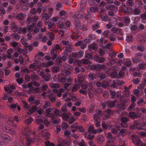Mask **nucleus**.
I'll return each instance as SVG.
<instances>
[{
	"label": "nucleus",
	"instance_id": "f257e3e1",
	"mask_svg": "<svg viewBox=\"0 0 146 146\" xmlns=\"http://www.w3.org/2000/svg\"><path fill=\"white\" fill-rule=\"evenodd\" d=\"M22 136L26 139L25 143L23 139H20L19 141H17L13 144L14 146H29L31 145L38 141L39 137L37 136L35 132L32 131L29 127L25 129L24 132H22Z\"/></svg>",
	"mask_w": 146,
	"mask_h": 146
},
{
	"label": "nucleus",
	"instance_id": "f03ea898",
	"mask_svg": "<svg viewBox=\"0 0 146 146\" xmlns=\"http://www.w3.org/2000/svg\"><path fill=\"white\" fill-rule=\"evenodd\" d=\"M43 56L44 54L42 52H38L37 54L35 56V58L36 62L34 63L29 66L30 70L32 72H34V71L36 70L38 71V70H37L36 69V68L38 69L39 68V67L38 66V65H37L38 63H37V62H38L40 61V56L43 57Z\"/></svg>",
	"mask_w": 146,
	"mask_h": 146
},
{
	"label": "nucleus",
	"instance_id": "7ed1b4c3",
	"mask_svg": "<svg viewBox=\"0 0 146 146\" xmlns=\"http://www.w3.org/2000/svg\"><path fill=\"white\" fill-rule=\"evenodd\" d=\"M142 121V124L140 123L138 121H134L133 124L130 126V128L131 129H137L139 130L143 129L144 126H146V116L143 117Z\"/></svg>",
	"mask_w": 146,
	"mask_h": 146
},
{
	"label": "nucleus",
	"instance_id": "20e7f679",
	"mask_svg": "<svg viewBox=\"0 0 146 146\" xmlns=\"http://www.w3.org/2000/svg\"><path fill=\"white\" fill-rule=\"evenodd\" d=\"M38 20V17L37 16H34L31 18L30 17H29L27 19V23L28 24L32 23V25L28 26V30L30 32L33 31V27L35 26L36 24L35 23H32V21L36 22Z\"/></svg>",
	"mask_w": 146,
	"mask_h": 146
},
{
	"label": "nucleus",
	"instance_id": "39448f33",
	"mask_svg": "<svg viewBox=\"0 0 146 146\" xmlns=\"http://www.w3.org/2000/svg\"><path fill=\"white\" fill-rule=\"evenodd\" d=\"M0 128H1V127H0ZM1 131V130L0 129V138L3 142L0 141V146H5V142L7 143L8 141H10L11 138L8 135L2 134Z\"/></svg>",
	"mask_w": 146,
	"mask_h": 146
},
{
	"label": "nucleus",
	"instance_id": "423d86ee",
	"mask_svg": "<svg viewBox=\"0 0 146 146\" xmlns=\"http://www.w3.org/2000/svg\"><path fill=\"white\" fill-rule=\"evenodd\" d=\"M23 106L27 110H29L27 112L29 115H31L32 113L35 112L36 110L37 107L36 106H33L31 108L29 106L27 102L24 101H22Z\"/></svg>",
	"mask_w": 146,
	"mask_h": 146
},
{
	"label": "nucleus",
	"instance_id": "0eeeda50",
	"mask_svg": "<svg viewBox=\"0 0 146 146\" xmlns=\"http://www.w3.org/2000/svg\"><path fill=\"white\" fill-rule=\"evenodd\" d=\"M102 111H99L95 114L94 116L95 124L97 127H99L100 126V122L98 121V120L100 119V117L102 116Z\"/></svg>",
	"mask_w": 146,
	"mask_h": 146
},
{
	"label": "nucleus",
	"instance_id": "6e6552de",
	"mask_svg": "<svg viewBox=\"0 0 146 146\" xmlns=\"http://www.w3.org/2000/svg\"><path fill=\"white\" fill-rule=\"evenodd\" d=\"M107 137L109 139L106 143L105 146H116V145H114L113 144V141L115 139L112 137V134L111 133H108Z\"/></svg>",
	"mask_w": 146,
	"mask_h": 146
},
{
	"label": "nucleus",
	"instance_id": "1a4fd4ad",
	"mask_svg": "<svg viewBox=\"0 0 146 146\" xmlns=\"http://www.w3.org/2000/svg\"><path fill=\"white\" fill-rule=\"evenodd\" d=\"M126 113L125 112H123L121 114V126L123 127H126L127 126V125L126 123L128 121L127 118L126 117H123V115H126Z\"/></svg>",
	"mask_w": 146,
	"mask_h": 146
},
{
	"label": "nucleus",
	"instance_id": "9d476101",
	"mask_svg": "<svg viewBox=\"0 0 146 146\" xmlns=\"http://www.w3.org/2000/svg\"><path fill=\"white\" fill-rule=\"evenodd\" d=\"M90 68L91 70H98L104 69L105 68L104 65L97 64L94 65H91Z\"/></svg>",
	"mask_w": 146,
	"mask_h": 146
},
{
	"label": "nucleus",
	"instance_id": "9b49d317",
	"mask_svg": "<svg viewBox=\"0 0 146 146\" xmlns=\"http://www.w3.org/2000/svg\"><path fill=\"white\" fill-rule=\"evenodd\" d=\"M2 130L4 132H7L13 135L15 133V131L12 129H9L4 124H2L1 126Z\"/></svg>",
	"mask_w": 146,
	"mask_h": 146
},
{
	"label": "nucleus",
	"instance_id": "f8f14e48",
	"mask_svg": "<svg viewBox=\"0 0 146 146\" xmlns=\"http://www.w3.org/2000/svg\"><path fill=\"white\" fill-rule=\"evenodd\" d=\"M52 92V91L49 90L48 92V95L46 94L45 92L43 93V94L44 96H48L50 101L53 102L55 101L56 96L54 94H51Z\"/></svg>",
	"mask_w": 146,
	"mask_h": 146
},
{
	"label": "nucleus",
	"instance_id": "ddd939ff",
	"mask_svg": "<svg viewBox=\"0 0 146 146\" xmlns=\"http://www.w3.org/2000/svg\"><path fill=\"white\" fill-rule=\"evenodd\" d=\"M36 123L38 124H40L43 123L46 126H48L49 124V122L45 118L41 119H36Z\"/></svg>",
	"mask_w": 146,
	"mask_h": 146
},
{
	"label": "nucleus",
	"instance_id": "4468645a",
	"mask_svg": "<svg viewBox=\"0 0 146 146\" xmlns=\"http://www.w3.org/2000/svg\"><path fill=\"white\" fill-rule=\"evenodd\" d=\"M117 23V21L116 19L113 17L111 21V23L106 24L105 26L108 29H110L112 26H115Z\"/></svg>",
	"mask_w": 146,
	"mask_h": 146
},
{
	"label": "nucleus",
	"instance_id": "2eb2a0df",
	"mask_svg": "<svg viewBox=\"0 0 146 146\" xmlns=\"http://www.w3.org/2000/svg\"><path fill=\"white\" fill-rule=\"evenodd\" d=\"M59 50L58 52L62 50V48L58 44H56L54 47L50 51V54H52L54 53L57 52V51Z\"/></svg>",
	"mask_w": 146,
	"mask_h": 146
},
{
	"label": "nucleus",
	"instance_id": "dca6fc26",
	"mask_svg": "<svg viewBox=\"0 0 146 146\" xmlns=\"http://www.w3.org/2000/svg\"><path fill=\"white\" fill-rule=\"evenodd\" d=\"M5 90L9 93H12L15 89V87L13 85L9 84L8 86H5Z\"/></svg>",
	"mask_w": 146,
	"mask_h": 146
},
{
	"label": "nucleus",
	"instance_id": "f3484780",
	"mask_svg": "<svg viewBox=\"0 0 146 146\" xmlns=\"http://www.w3.org/2000/svg\"><path fill=\"white\" fill-rule=\"evenodd\" d=\"M54 63L53 61H49L47 63H40L38 64V65L43 67H47L54 64Z\"/></svg>",
	"mask_w": 146,
	"mask_h": 146
},
{
	"label": "nucleus",
	"instance_id": "a211bd4d",
	"mask_svg": "<svg viewBox=\"0 0 146 146\" xmlns=\"http://www.w3.org/2000/svg\"><path fill=\"white\" fill-rule=\"evenodd\" d=\"M83 54V53L81 51H79L74 53L72 54V56L74 59L79 58L81 57Z\"/></svg>",
	"mask_w": 146,
	"mask_h": 146
},
{
	"label": "nucleus",
	"instance_id": "6ab92c4d",
	"mask_svg": "<svg viewBox=\"0 0 146 146\" xmlns=\"http://www.w3.org/2000/svg\"><path fill=\"white\" fill-rule=\"evenodd\" d=\"M28 102H31V104H34L36 105H38L40 104L39 101L35 99L33 97L30 96L28 99Z\"/></svg>",
	"mask_w": 146,
	"mask_h": 146
},
{
	"label": "nucleus",
	"instance_id": "aec40b11",
	"mask_svg": "<svg viewBox=\"0 0 146 146\" xmlns=\"http://www.w3.org/2000/svg\"><path fill=\"white\" fill-rule=\"evenodd\" d=\"M124 82L123 81H117L116 82H114L111 86V87L114 88H116L117 85L118 86L122 85L124 84Z\"/></svg>",
	"mask_w": 146,
	"mask_h": 146
},
{
	"label": "nucleus",
	"instance_id": "412c9836",
	"mask_svg": "<svg viewBox=\"0 0 146 146\" xmlns=\"http://www.w3.org/2000/svg\"><path fill=\"white\" fill-rule=\"evenodd\" d=\"M50 117L51 118L50 121L56 124H57L59 123L60 119L55 115H52Z\"/></svg>",
	"mask_w": 146,
	"mask_h": 146
},
{
	"label": "nucleus",
	"instance_id": "4be33fe9",
	"mask_svg": "<svg viewBox=\"0 0 146 146\" xmlns=\"http://www.w3.org/2000/svg\"><path fill=\"white\" fill-rule=\"evenodd\" d=\"M88 88L86 84H84L82 86V89L80 90V93L86 94L87 93V89Z\"/></svg>",
	"mask_w": 146,
	"mask_h": 146
},
{
	"label": "nucleus",
	"instance_id": "5701e85b",
	"mask_svg": "<svg viewBox=\"0 0 146 146\" xmlns=\"http://www.w3.org/2000/svg\"><path fill=\"white\" fill-rule=\"evenodd\" d=\"M40 75L42 76L44 80L46 82L49 80L50 77V74L48 73L44 75L42 72H40Z\"/></svg>",
	"mask_w": 146,
	"mask_h": 146
},
{
	"label": "nucleus",
	"instance_id": "b1692460",
	"mask_svg": "<svg viewBox=\"0 0 146 146\" xmlns=\"http://www.w3.org/2000/svg\"><path fill=\"white\" fill-rule=\"evenodd\" d=\"M42 137H44L46 140H48L50 137V134L46 132L45 129H44L40 133Z\"/></svg>",
	"mask_w": 146,
	"mask_h": 146
},
{
	"label": "nucleus",
	"instance_id": "393cba45",
	"mask_svg": "<svg viewBox=\"0 0 146 146\" xmlns=\"http://www.w3.org/2000/svg\"><path fill=\"white\" fill-rule=\"evenodd\" d=\"M131 63V62L129 59L124 58L123 60V64L126 66H130Z\"/></svg>",
	"mask_w": 146,
	"mask_h": 146
},
{
	"label": "nucleus",
	"instance_id": "a878e982",
	"mask_svg": "<svg viewBox=\"0 0 146 146\" xmlns=\"http://www.w3.org/2000/svg\"><path fill=\"white\" fill-rule=\"evenodd\" d=\"M71 115V114L70 113L69 114L66 113L62 114L61 117L63 120L68 122L70 117V115Z\"/></svg>",
	"mask_w": 146,
	"mask_h": 146
},
{
	"label": "nucleus",
	"instance_id": "bb28decb",
	"mask_svg": "<svg viewBox=\"0 0 146 146\" xmlns=\"http://www.w3.org/2000/svg\"><path fill=\"white\" fill-rule=\"evenodd\" d=\"M18 117L17 116H9L8 119V120L10 122H12L14 121H15L17 122H18L19 121V120L18 119Z\"/></svg>",
	"mask_w": 146,
	"mask_h": 146
},
{
	"label": "nucleus",
	"instance_id": "cd10ccee",
	"mask_svg": "<svg viewBox=\"0 0 146 146\" xmlns=\"http://www.w3.org/2000/svg\"><path fill=\"white\" fill-rule=\"evenodd\" d=\"M88 131L90 133L96 134L97 133L96 130L94 129V127L92 125L89 126L88 129Z\"/></svg>",
	"mask_w": 146,
	"mask_h": 146
},
{
	"label": "nucleus",
	"instance_id": "c85d7f7f",
	"mask_svg": "<svg viewBox=\"0 0 146 146\" xmlns=\"http://www.w3.org/2000/svg\"><path fill=\"white\" fill-rule=\"evenodd\" d=\"M52 110V109L50 108H48L46 109L45 114L46 117H49L53 115V114L50 113Z\"/></svg>",
	"mask_w": 146,
	"mask_h": 146
},
{
	"label": "nucleus",
	"instance_id": "c756f323",
	"mask_svg": "<svg viewBox=\"0 0 146 146\" xmlns=\"http://www.w3.org/2000/svg\"><path fill=\"white\" fill-rule=\"evenodd\" d=\"M63 21L61 23L60 22L58 23V25L60 29V31L62 33H64V32L65 31L66 29L64 27V24L63 23Z\"/></svg>",
	"mask_w": 146,
	"mask_h": 146
},
{
	"label": "nucleus",
	"instance_id": "7c9ffc66",
	"mask_svg": "<svg viewBox=\"0 0 146 146\" xmlns=\"http://www.w3.org/2000/svg\"><path fill=\"white\" fill-rule=\"evenodd\" d=\"M114 127V128H113L111 129V131L113 133L115 134L117 133L118 131L120 129V125H115Z\"/></svg>",
	"mask_w": 146,
	"mask_h": 146
},
{
	"label": "nucleus",
	"instance_id": "2f4dec72",
	"mask_svg": "<svg viewBox=\"0 0 146 146\" xmlns=\"http://www.w3.org/2000/svg\"><path fill=\"white\" fill-rule=\"evenodd\" d=\"M38 38L40 40L44 42H46L47 40V37L45 36H44L42 37L43 35L41 33H39L38 34Z\"/></svg>",
	"mask_w": 146,
	"mask_h": 146
},
{
	"label": "nucleus",
	"instance_id": "473e14b6",
	"mask_svg": "<svg viewBox=\"0 0 146 146\" xmlns=\"http://www.w3.org/2000/svg\"><path fill=\"white\" fill-rule=\"evenodd\" d=\"M13 50L12 48L8 49L7 51V56L9 59H12L13 57L11 55V54L13 52Z\"/></svg>",
	"mask_w": 146,
	"mask_h": 146
},
{
	"label": "nucleus",
	"instance_id": "72a5a7b5",
	"mask_svg": "<svg viewBox=\"0 0 146 146\" xmlns=\"http://www.w3.org/2000/svg\"><path fill=\"white\" fill-rule=\"evenodd\" d=\"M97 45L94 43H93L88 46L89 49L90 50H95L97 49Z\"/></svg>",
	"mask_w": 146,
	"mask_h": 146
},
{
	"label": "nucleus",
	"instance_id": "f704fd0d",
	"mask_svg": "<svg viewBox=\"0 0 146 146\" xmlns=\"http://www.w3.org/2000/svg\"><path fill=\"white\" fill-rule=\"evenodd\" d=\"M139 40L141 44L143 43L144 42L146 41V35H143L139 36Z\"/></svg>",
	"mask_w": 146,
	"mask_h": 146
},
{
	"label": "nucleus",
	"instance_id": "c9c22d12",
	"mask_svg": "<svg viewBox=\"0 0 146 146\" xmlns=\"http://www.w3.org/2000/svg\"><path fill=\"white\" fill-rule=\"evenodd\" d=\"M8 106L9 108L11 109V110L13 111L14 110V109L16 108L17 106H18V104H8Z\"/></svg>",
	"mask_w": 146,
	"mask_h": 146
},
{
	"label": "nucleus",
	"instance_id": "e433bc0d",
	"mask_svg": "<svg viewBox=\"0 0 146 146\" xmlns=\"http://www.w3.org/2000/svg\"><path fill=\"white\" fill-rule=\"evenodd\" d=\"M129 115L132 119L137 118L139 117V115H137L133 112H129Z\"/></svg>",
	"mask_w": 146,
	"mask_h": 146
},
{
	"label": "nucleus",
	"instance_id": "4c0bfd02",
	"mask_svg": "<svg viewBox=\"0 0 146 146\" xmlns=\"http://www.w3.org/2000/svg\"><path fill=\"white\" fill-rule=\"evenodd\" d=\"M50 86L52 88H58L60 87V85L58 83H51L50 84Z\"/></svg>",
	"mask_w": 146,
	"mask_h": 146
},
{
	"label": "nucleus",
	"instance_id": "58836bf2",
	"mask_svg": "<svg viewBox=\"0 0 146 146\" xmlns=\"http://www.w3.org/2000/svg\"><path fill=\"white\" fill-rule=\"evenodd\" d=\"M142 3H143L141 0H136L133 5H134V7H138L142 5Z\"/></svg>",
	"mask_w": 146,
	"mask_h": 146
},
{
	"label": "nucleus",
	"instance_id": "ea45409f",
	"mask_svg": "<svg viewBox=\"0 0 146 146\" xmlns=\"http://www.w3.org/2000/svg\"><path fill=\"white\" fill-rule=\"evenodd\" d=\"M71 73V71L70 70V69H65L62 73V74L63 76H68L70 75Z\"/></svg>",
	"mask_w": 146,
	"mask_h": 146
},
{
	"label": "nucleus",
	"instance_id": "a19ab883",
	"mask_svg": "<svg viewBox=\"0 0 146 146\" xmlns=\"http://www.w3.org/2000/svg\"><path fill=\"white\" fill-rule=\"evenodd\" d=\"M25 17V15L21 13H19L17 16V19L20 20H22Z\"/></svg>",
	"mask_w": 146,
	"mask_h": 146
},
{
	"label": "nucleus",
	"instance_id": "79ce46f5",
	"mask_svg": "<svg viewBox=\"0 0 146 146\" xmlns=\"http://www.w3.org/2000/svg\"><path fill=\"white\" fill-rule=\"evenodd\" d=\"M74 69L76 71V73L80 72H84V69L83 68L80 67H76Z\"/></svg>",
	"mask_w": 146,
	"mask_h": 146
},
{
	"label": "nucleus",
	"instance_id": "37998d69",
	"mask_svg": "<svg viewBox=\"0 0 146 146\" xmlns=\"http://www.w3.org/2000/svg\"><path fill=\"white\" fill-rule=\"evenodd\" d=\"M71 127L72 129L71 130L73 132H74L76 130H77L78 126H77V123H74L71 125Z\"/></svg>",
	"mask_w": 146,
	"mask_h": 146
},
{
	"label": "nucleus",
	"instance_id": "c03bdc74",
	"mask_svg": "<svg viewBox=\"0 0 146 146\" xmlns=\"http://www.w3.org/2000/svg\"><path fill=\"white\" fill-rule=\"evenodd\" d=\"M102 127L105 129H110V125L104 122L102 124Z\"/></svg>",
	"mask_w": 146,
	"mask_h": 146
},
{
	"label": "nucleus",
	"instance_id": "a18cd8bd",
	"mask_svg": "<svg viewBox=\"0 0 146 146\" xmlns=\"http://www.w3.org/2000/svg\"><path fill=\"white\" fill-rule=\"evenodd\" d=\"M132 11L133 13L136 15H138L141 13L140 10L137 8L133 9Z\"/></svg>",
	"mask_w": 146,
	"mask_h": 146
},
{
	"label": "nucleus",
	"instance_id": "49530a36",
	"mask_svg": "<svg viewBox=\"0 0 146 146\" xmlns=\"http://www.w3.org/2000/svg\"><path fill=\"white\" fill-rule=\"evenodd\" d=\"M33 121V119L32 117H29V118L27 119L25 121V122L26 124L29 125Z\"/></svg>",
	"mask_w": 146,
	"mask_h": 146
},
{
	"label": "nucleus",
	"instance_id": "de8ad7c7",
	"mask_svg": "<svg viewBox=\"0 0 146 146\" xmlns=\"http://www.w3.org/2000/svg\"><path fill=\"white\" fill-rule=\"evenodd\" d=\"M88 94L90 98H92L93 97L94 94H95L93 90V89L88 88Z\"/></svg>",
	"mask_w": 146,
	"mask_h": 146
},
{
	"label": "nucleus",
	"instance_id": "09e8293b",
	"mask_svg": "<svg viewBox=\"0 0 146 146\" xmlns=\"http://www.w3.org/2000/svg\"><path fill=\"white\" fill-rule=\"evenodd\" d=\"M59 68L58 66H53L52 67V71L54 73H56L60 71Z\"/></svg>",
	"mask_w": 146,
	"mask_h": 146
},
{
	"label": "nucleus",
	"instance_id": "8fccbe9b",
	"mask_svg": "<svg viewBox=\"0 0 146 146\" xmlns=\"http://www.w3.org/2000/svg\"><path fill=\"white\" fill-rule=\"evenodd\" d=\"M84 78V77L82 76L79 75L78 76L77 80L79 83V84H80V83L83 81Z\"/></svg>",
	"mask_w": 146,
	"mask_h": 146
},
{
	"label": "nucleus",
	"instance_id": "3c124183",
	"mask_svg": "<svg viewBox=\"0 0 146 146\" xmlns=\"http://www.w3.org/2000/svg\"><path fill=\"white\" fill-rule=\"evenodd\" d=\"M115 7V5H107L106 6V7L108 9L112 11L114 10Z\"/></svg>",
	"mask_w": 146,
	"mask_h": 146
},
{
	"label": "nucleus",
	"instance_id": "603ef678",
	"mask_svg": "<svg viewBox=\"0 0 146 146\" xmlns=\"http://www.w3.org/2000/svg\"><path fill=\"white\" fill-rule=\"evenodd\" d=\"M27 31V29L25 27H23V28L20 29L19 32L21 34H25L26 33Z\"/></svg>",
	"mask_w": 146,
	"mask_h": 146
},
{
	"label": "nucleus",
	"instance_id": "864d4df0",
	"mask_svg": "<svg viewBox=\"0 0 146 146\" xmlns=\"http://www.w3.org/2000/svg\"><path fill=\"white\" fill-rule=\"evenodd\" d=\"M11 36L12 38L15 39L17 40H18L20 38V36L16 33L12 34Z\"/></svg>",
	"mask_w": 146,
	"mask_h": 146
},
{
	"label": "nucleus",
	"instance_id": "5fc2aeb1",
	"mask_svg": "<svg viewBox=\"0 0 146 146\" xmlns=\"http://www.w3.org/2000/svg\"><path fill=\"white\" fill-rule=\"evenodd\" d=\"M117 102L116 101H110L108 102V106L109 107H113L115 105V103Z\"/></svg>",
	"mask_w": 146,
	"mask_h": 146
},
{
	"label": "nucleus",
	"instance_id": "6e6d98bb",
	"mask_svg": "<svg viewBox=\"0 0 146 146\" xmlns=\"http://www.w3.org/2000/svg\"><path fill=\"white\" fill-rule=\"evenodd\" d=\"M89 77L90 80H93L95 78V74L91 72L88 75Z\"/></svg>",
	"mask_w": 146,
	"mask_h": 146
},
{
	"label": "nucleus",
	"instance_id": "4d7b16f0",
	"mask_svg": "<svg viewBox=\"0 0 146 146\" xmlns=\"http://www.w3.org/2000/svg\"><path fill=\"white\" fill-rule=\"evenodd\" d=\"M141 17L142 19V23H146V14H142L141 15Z\"/></svg>",
	"mask_w": 146,
	"mask_h": 146
},
{
	"label": "nucleus",
	"instance_id": "13d9d810",
	"mask_svg": "<svg viewBox=\"0 0 146 146\" xmlns=\"http://www.w3.org/2000/svg\"><path fill=\"white\" fill-rule=\"evenodd\" d=\"M134 3L131 0H127L126 1V5L127 6H130L133 5L134 7Z\"/></svg>",
	"mask_w": 146,
	"mask_h": 146
},
{
	"label": "nucleus",
	"instance_id": "bf43d9fd",
	"mask_svg": "<svg viewBox=\"0 0 146 146\" xmlns=\"http://www.w3.org/2000/svg\"><path fill=\"white\" fill-rule=\"evenodd\" d=\"M124 22L126 26H128L130 24V19L127 17L125 18L124 20Z\"/></svg>",
	"mask_w": 146,
	"mask_h": 146
},
{
	"label": "nucleus",
	"instance_id": "052dcab7",
	"mask_svg": "<svg viewBox=\"0 0 146 146\" xmlns=\"http://www.w3.org/2000/svg\"><path fill=\"white\" fill-rule=\"evenodd\" d=\"M111 30L113 33H116V34L119 33L120 32V30L119 29L115 27H113Z\"/></svg>",
	"mask_w": 146,
	"mask_h": 146
},
{
	"label": "nucleus",
	"instance_id": "680f3d73",
	"mask_svg": "<svg viewBox=\"0 0 146 146\" xmlns=\"http://www.w3.org/2000/svg\"><path fill=\"white\" fill-rule=\"evenodd\" d=\"M116 59V58L111 59L109 62L107 63L108 65L110 66H111L112 65L115 63Z\"/></svg>",
	"mask_w": 146,
	"mask_h": 146
},
{
	"label": "nucleus",
	"instance_id": "e2e57ef3",
	"mask_svg": "<svg viewBox=\"0 0 146 146\" xmlns=\"http://www.w3.org/2000/svg\"><path fill=\"white\" fill-rule=\"evenodd\" d=\"M54 115H55L57 117V115H59L61 116L62 114H61V112L58 110H56L54 111Z\"/></svg>",
	"mask_w": 146,
	"mask_h": 146
},
{
	"label": "nucleus",
	"instance_id": "0e129e2a",
	"mask_svg": "<svg viewBox=\"0 0 146 146\" xmlns=\"http://www.w3.org/2000/svg\"><path fill=\"white\" fill-rule=\"evenodd\" d=\"M20 1L23 4L22 5L26 7L28 6V1L27 0H21Z\"/></svg>",
	"mask_w": 146,
	"mask_h": 146
},
{
	"label": "nucleus",
	"instance_id": "69168bd1",
	"mask_svg": "<svg viewBox=\"0 0 146 146\" xmlns=\"http://www.w3.org/2000/svg\"><path fill=\"white\" fill-rule=\"evenodd\" d=\"M76 118L74 116H72L70 118L68 122L70 124H72L74 121L76 120Z\"/></svg>",
	"mask_w": 146,
	"mask_h": 146
},
{
	"label": "nucleus",
	"instance_id": "338daca9",
	"mask_svg": "<svg viewBox=\"0 0 146 146\" xmlns=\"http://www.w3.org/2000/svg\"><path fill=\"white\" fill-rule=\"evenodd\" d=\"M22 86L25 88H30L32 87V85L30 83L28 84L27 85L25 84H22Z\"/></svg>",
	"mask_w": 146,
	"mask_h": 146
},
{
	"label": "nucleus",
	"instance_id": "774afa93",
	"mask_svg": "<svg viewBox=\"0 0 146 146\" xmlns=\"http://www.w3.org/2000/svg\"><path fill=\"white\" fill-rule=\"evenodd\" d=\"M38 78V76L35 74H31V79L34 81L37 80Z\"/></svg>",
	"mask_w": 146,
	"mask_h": 146
}]
</instances>
